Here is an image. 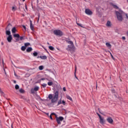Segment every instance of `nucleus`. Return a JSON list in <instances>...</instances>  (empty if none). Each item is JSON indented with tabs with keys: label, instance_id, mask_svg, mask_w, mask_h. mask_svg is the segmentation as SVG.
<instances>
[{
	"label": "nucleus",
	"instance_id": "nucleus-10",
	"mask_svg": "<svg viewBox=\"0 0 128 128\" xmlns=\"http://www.w3.org/2000/svg\"><path fill=\"white\" fill-rule=\"evenodd\" d=\"M100 122L101 124H104V118L100 117Z\"/></svg>",
	"mask_w": 128,
	"mask_h": 128
},
{
	"label": "nucleus",
	"instance_id": "nucleus-52",
	"mask_svg": "<svg viewBox=\"0 0 128 128\" xmlns=\"http://www.w3.org/2000/svg\"><path fill=\"white\" fill-rule=\"evenodd\" d=\"M22 2H26V0H22Z\"/></svg>",
	"mask_w": 128,
	"mask_h": 128
},
{
	"label": "nucleus",
	"instance_id": "nucleus-21",
	"mask_svg": "<svg viewBox=\"0 0 128 128\" xmlns=\"http://www.w3.org/2000/svg\"><path fill=\"white\" fill-rule=\"evenodd\" d=\"M66 42H68V44H70V45L74 44V42H72V41L66 40Z\"/></svg>",
	"mask_w": 128,
	"mask_h": 128
},
{
	"label": "nucleus",
	"instance_id": "nucleus-1",
	"mask_svg": "<svg viewBox=\"0 0 128 128\" xmlns=\"http://www.w3.org/2000/svg\"><path fill=\"white\" fill-rule=\"evenodd\" d=\"M49 100H51L52 104L56 102L58 100V91H56L54 94V96L52 98V94H49L48 96Z\"/></svg>",
	"mask_w": 128,
	"mask_h": 128
},
{
	"label": "nucleus",
	"instance_id": "nucleus-29",
	"mask_svg": "<svg viewBox=\"0 0 128 128\" xmlns=\"http://www.w3.org/2000/svg\"><path fill=\"white\" fill-rule=\"evenodd\" d=\"M62 104V99H60V100L58 102V106H60V104Z\"/></svg>",
	"mask_w": 128,
	"mask_h": 128
},
{
	"label": "nucleus",
	"instance_id": "nucleus-6",
	"mask_svg": "<svg viewBox=\"0 0 128 128\" xmlns=\"http://www.w3.org/2000/svg\"><path fill=\"white\" fill-rule=\"evenodd\" d=\"M68 48H70V50L72 52H74V45H68Z\"/></svg>",
	"mask_w": 128,
	"mask_h": 128
},
{
	"label": "nucleus",
	"instance_id": "nucleus-13",
	"mask_svg": "<svg viewBox=\"0 0 128 128\" xmlns=\"http://www.w3.org/2000/svg\"><path fill=\"white\" fill-rule=\"evenodd\" d=\"M26 50L27 52H32V47H28Z\"/></svg>",
	"mask_w": 128,
	"mask_h": 128
},
{
	"label": "nucleus",
	"instance_id": "nucleus-23",
	"mask_svg": "<svg viewBox=\"0 0 128 128\" xmlns=\"http://www.w3.org/2000/svg\"><path fill=\"white\" fill-rule=\"evenodd\" d=\"M46 86H48V84H42V86L44 88H46Z\"/></svg>",
	"mask_w": 128,
	"mask_h": 128
},
{
	"label": "nucleus",
	"instance_id": "nucleus-19",
	"mask_svg": "<svg viewBox=\"0 0 128 128\" xmlns=\"http://www.w3.org/2000/svg\"><path fill=\"white\" fill-rule=\"evenodd\" d=\"M38 90H40V87H38V86H35V87L34 88V90L35 92H38Z\"/></svg>",
	"mask_w": 128,
	"mask_h": 128
},
{
	"label": "nucleus",
	"instance_id": "nucleus-53",
	"mask_svg": "<svg viewBox=\"0 0 128 128\" xmlns=\"http://www.w3.org/2000/svg\"><path fill=\"white\" fill-rule=\"evenodd\" d=\"M14 76H16V73L14 74Z\"/></svg>",
	"mask_w": 128,
	"mask_h": 128
},
{
	"label": "nucleus",
	"instance_id": "nucleus-15",
	"mask_svg": "<svg viewBox=\"0 0 128 128\" xmlns=\"http://www.w3.org/2000/svg\"><path fill=\"white\" fill-rule=\"evenodd\" d=\"M39 58L42 60H46V58H48L46 56H40Z\"/></svg>",
	"mask_w": 128,
	"mask_h": 128
},
{
	"label": "nucleus",
	"instance_id": "nucleus-50",
	"mask_svg": "<svg viewBox=\"0 0 128 128\" xmlns=\"http://www.w3.org/2000/svg\"><path fill=\"white\" fill-rule=\"evenodd\" d=\"M14 84H16V82L14 80Z\"/></svg>",
	"mask_w": 128,
	"mask_h": 128
},
{
	"label": "nucleus",
	"instance_id": "nucleus-12",
	"mask_svg": "<svg viewBox=\"0 0 128 128\" xmlns=\"http://www.w3.org/2000/svg\"><path fill=\"white\" fill-rule=\"evenodd\" d=\"M106 46L108 48H112V44H110V42H106Z\"/></svg>",
	"mask_w": 128,
	"mask_h": 128
},
{
	"label": "nucleus",
	"instance_id": "nucleus-39",
	"mask_svg": "<svg viewBox=\"0 0 128 128\" xmlns=\"http://www.w3.org/2000/svg\"><path fill=\"white\" fill-rule=\"evenodd\" d=\"M63 90H64V92H66V87H64V88H63Z\"/></svg>",
	"mask_w": 128,
	"mask_h": 128
},
{
	"label": "nucleus",
	"instance_id": "nucleus-8",
	"mask_svg": "<svg viewBox=\"0 0 128 128\" xmlns=\"http://www.w3.org/2000/svg\"><path fill=\"white\" fill-rule=\"evenodd\" d=\"M7 40L8 42H12V35H10L7 38Z\"/></svg>",
	"mask_w": 128,
	"mask_h": 128
},
{
	"label": "nucleus",
	"instance_id": "nucleus-55",
	"mask_svg": "<svg viewBox=\"0 0 128 128\" xmlns=\"http://www.w3.org/2000/svg\"><path fill=\"white\" fill-rule=\"evenodd\" d=\"M76 78H77V80H78V78L77 77H76Z\"/></svg>",
	"mask_w": 128,
	"mask_h": 128
},
{
	"label": "nucleus",
	"instance_id": "nucleus-26",
	"mask_svg": "<svg viewBox=\"0 0 128 128\" xmlns=\"http://www.w3.org/2000/svg\"><path fill=\"white\" fill-rule=\"evenodd\" d=\"M48 86H50L52 84H54V83H52V82H48Z\"/></svg>",
	"mask_w": 128,
	"mask_h": 128
},
{
	"label": "nucleus",
	"instance_id": "nucleus-27",
	"mask_svg": "<svg viewBox=\"0 0 128 128\" xmlns=\"http://www.w3.org/2000/svg\"><path fill=\"white\" fill-rule=\"evenodd\" d=\"M30 44L28 42L25 43L24 44V46L26 48V46H28Z\"/></svg>",
	"mask_w": 128,
	"mask_h": 128
},
{
	"label": "nucleus",
	"instance_id": "nucleus-32",
	"mask_svg": "<svg viewBox=\"0 0 128 128\" xmlns=\"http://www.w3.org/2000/svg\"><path fill=\"white\" fill-rule=\"evenodd\" d=\"M110 52V54L111 56V58H112V60H114V56H112V52Z\"/></svg>",
	"mask_w": 128,
	"mask_h": 128
},
{
	"label": "nucleus",
	"instance_id": "nucleus-20",
	"mask_svg": "<svg viewBox=\"0 0 128 128\" xmlns=\"http://www.w3.org/2000/svg\"><path fill=\"white\" fill-rule=\"evenodd\" d=\"M26 47L25 46H22L21 48V50L23 51L24 52L26 50Z\"/></svg>",
	"mask_w": 128,
	"mask_h": 128
},
{
	"label": "nucleus",
	"instance_id": "nucleus-14",
	"mask_svg": "<svg viewBox=\"0 0 128 128\" xmlns=\"http://www.w3.org/2000/svg\"><path fill=\"white\" fill-rule=\"evenodd\" d=\"M12 34H16V27H14L12 28Z\"/></svg>",
	"mask_w": 128,
	"mask_h": 128
},
{
	"label": "nucleus",
	"instance_id": "nucleus-16",
	"mask_svg": "<svg viewBox=\"0 0 128 128\" xmlns=\"http://www.w3.org/2000/svg\"><path fill=\"white\" fill-rule=\"evenodd\" d=\"M19 92H20V94H24V92H25L24 90L22 88H20L19 90Z\"/></svg>",
	"mask_w": 128,
	"mask_h": 128
},
{
	"label": "nucleus",
	"instance_id": "nucleus-34",
	"mask_svg": "<svg viewBox=\"0 0 128 128\" xmlns=\"http://www.w3.org/2000/svg\"><path fill=\"white\" fill-rule=\"evenodd\" d=\"M62 104L66 106V102H64V100H62Z\"/></svg>",
	"mask_w": 128,
	"mask_h": 128
},
{
	"label": "nucleus",
	"instance_id": "nucleus-22",
	"mask_svg": "<svg viewBox=\"0 0 128 128\" xmlns=\"http://www.w3.org/2000/svg\"><path fill=\"white\" fill-rule=\"evenodd\" d=\"M48 48L50 50H54V48L52 46H49Z\"/></svg>",
	"mask_w": 128,
	"mask_h": 128
},
{
	"label": "nucleus",
	"instance_id": "nucleus-17",
	"mask_svg": "<svg viewBox=\"0 0 128 128\" xmlns=\"http://www.w3.org/2000/svg\"><path fill=\"white\" fill-rule=\"evenodd\" d=\"M66 98L68 100H70L71 102H72V98L71 96H66Z\"/></svg>",
	"mask_w": 128,
	"mask_h": 128
},
{
	"label": "nucleus",
	"instance_id": "nucleus-56",
	"mask_svg": "<svg viewBox=\"0 0 128 128\" xmlns=\"http://www.w3.org/2000/svg\"><path fill=\"white\" fill-rule=\"evenodd\" d=\"M96 88H98V86H96Z\"/></svg>",
	"mask_w": 128,
	"mask_h": 128
},
{
	"label": "nucleus",
	"instance_id": "nucleus-48",
	"mask_svg": "<svg viewBox=\"0 0 128 128\" xmlns=\"http://www.w3.org/2000/svg\"><path fill=\"white\" fill-rule=\"evenodd\" d=\"M23 28H26V26H24Z\"/></svg>",
	"mask_w": 128,
	"mask_h": 128
},
{
	"label": "nucleus",
	"instance_id": "nucleus-47",
	"mask_svg": "<svg viewBox=\"0 0 128 128\" xmlns=\"http://www.w3.org/2000/svg\"><path fill=\"white\" fill-rule=\"evenodd\" d=\"M126 18H128V14H126Z\"/></svg>",
	"mask_w": 128,
	"mask_h": 128
},
{
	"label": "nucleus",
	"instance_id": "nucleus-2",
	"mask_svg": "<svg viewBox=\"0 0 128 128\" xmlns=\"http://www.w3.org/2000/svg\"><path fill=\"white\" fill-rule=\"evenodd\" d=\"M116 16L119 22H122L124 18H122V14H124V12L120 9L119 11L116 12Z\"/></svg>",
	"mask_w": 128,
	"mask_h": 128
},
{
	"label": "nucleus",
	"instance_id": "nucleus-40",
	"mask_svg": "<svg viewBox=\"0 0 128 128\" xmlns=\"http://www.w3.org/2000/svg\"><path fill=\"white\" fill-rule=\"evenodd\" d=\"M98 116L99 117V118H102V116H100V114H97Z\"/></svg>",
	"mask_w": 128,
	"mask_h": 128
},
{
	"label": "nucleus",
	"instance_id": "nucleus-18",
	"mask_svg": "<svg viewBox=\"0 0 128 128\" xmlns=\"http://www.w3.org/2000/svg\"><path fill=\"white\" fill-rule=\"evenodd\" d=\"M6 34L7 36H12V34H10V30H6Z\"/></svg>",
	"mask_w": 128,
	"mask_h": 128
},
{
	"label": "nucleus",
	"instance_id": "nucleus-5",
	"mask_svg": "<svg viewBox=\"0 0 128 128\" xmlns=\"http://www.w3.org/2000/svg\"><path fill=\"white\" fill-rule=\"evenodd\" d=\"M85 12L86 14H88V16H92V12L90 9H86Z\"/></svg>",
	"mask_w": 128,
	"mask_h": 128
},
{
	"label": "nucleus",
	"instance_id": "nucleus-30",
	"mask_svg": "<svg viewBox=\"0 0 128 128\" xmlns=\"http://www.w3.org/2000/svg\"><path fill=\"white\" fill-rule=\"evenodd\" d=\"M33 56H38V52H34L33 53Z\"/></svg>",
	"mask_w": 128,
	"mask_h": 128
},
{
	"label": "nucleus",
	"instance_id": "nucleus-45",
	"mask_svg": "<svg viewBox=\"0 0 128 128\" xmlns=\"http://www.w3.org/2000/svg\"><path fill=\"white\" fill-rule=\"evenodd\" d=\"M56 116V114L55 113H52L51 114V116Z\"/></svg>",
	"mask_w": 128,
	"mask_h": 128
},
{
	"label": "nucleus",
	"instance_id": "nucleus-33",
	"mask_svg": "<svg viewBox=\"0 0 128 128\" xmlns=\"http://www.w3.org/2000/svg\"><path fill=\"white\" fill-rule=\"evenodd\" d=\"M0 94H2V96H4V92L2 91V89L0 88Z\"/></svg>",
	"mask_w": 128,
	"mask_h": 128
},
{
	"label": "nucleus",
	"instance_id": "nucleus-41",
	"mask_svg": "<svg viewBox=\"0 0 128 128\" xmlns=\"http://www.w3.org/2000/svg\"><path fill=\"white\" fill-rule=\"evenodd\" d=\"M46 80V78H42L40 80V82H41V80Z\"/></svg>",
	"mask_w": 128,
	"mask_h": 128
},
{
	"label": "nucleus",
	"instance_id": "nucleus-35",
	"mask_svg": "<svg viewBox=\"0 0 128 128\" xmlns=\"http://www.w3.org/2000/svg\"><path fill=\"white\" fill-rule=\"evenodd\" d=\"M114 8H116L117 10H118V7L116 6V5H114Z\"/></svg>",
	"mask_w": 128,
	"mask_h": 128
},
{
	"label": "nucleus",
	"instance_id": "nucleus-28",
	"mask_svg": "<svg viewBox=\"0 0 128 128\" xmlns=\"http://www.w3.org/2000/svg\"><path fill=\"white\" fill-rule=\"evenodd\" d=\"M15 88H16V90H18V88H20V86H18V84H16L15 86Z\"/></svg>",
	"mask_w": 128,
	"mask_h": 128
},
{
	"label": "nucleus",
	"instance_id": "nucleus-31",
	"mask_svg": "<svg viewBox=\"0 0 128 128\" xmlns=\"http://www.w3.org/2000/svg\"><path fill=\"white\" fill-rule=\"evenodd\" d=\"M34 89L32 88V89H31V92L32 94H34Z\"/></svg>",
	"mask_w": 128,
	"mask_h": 128
},
{
	"label": "nucleus",
	"instance_id": "nucleus-38",
	"mask_svg": "<svg viewBox=\"0 0 128 128\" xmlns=\"http://www.w3.org/2000/svg\"><path fill=\"white\" fill-rule=\"evenodd\" d=\"M76 66H75L74 74L76 76Z\"/></svg>",
	"mask_w": 128,
	"mask_h": 128
},
{
	"label": "nucleus",
	"instance_id": "nucleus-44",
	"mask_svg": "<svg viewBox=\"0 0 128 128\" xmlns=\"http://www.w3.org/2000/svg\"><path fill=\"white\" fill-rule=\"evenodd\" d=\"M38 20H40V14L38 16Z\"/></svg>",
	"mask_w": 128,
	"mask_h": 128
},
{
	"label": "nucleus",
	"instance_id": "nucleus-7",
	"mask_svg": "<svg viewBox=\"0 0 128 128\" xmlns=\"http://www.w3.org/2000/svg\"><path fill=\"white\" fill-rule=\"evenodd\" d=\"M107 122H108L109 124H112V122H114V120H112V117H108L107 119H106Z\"/></svg>",
	"mask_w": 128,
	"mask_h": 128
},
{
	"label": "nucleus",
	"instance_id": "nucleus-49",
	"mask_svg": "<svg viewBox=\"0 0 128 128\" xmlns=\"http://www.w3.org/2000/svg\"><path fill=\"white\" fill-rule=\"evenodd\" d=\"M46 114L47 116H48L49 114H48V113H46Z\"/></svg>",
	"mask_w": 128,
	"mask_h": 128
},
{
	"label": "nucleus",
	"instance_id": "nucleus-11",
	"mask_svg": "<svg viewBox=\"0 0 128 128\" xmlns=\"http://www.w3.org/2000/svg\"><path fill=\"white\" fill-rule=\"evenodd\" d=\"M106 26L108 28L112 26V22L110 20H108L106 22Z\"/></svg>",
	"mask_w": 128,
	"mask_h": 128
},
{
	"label": "nucleus",
	"instance_id": "nucleus-46",
	"mask_svg": "<svg viewBox=\"0 0 128 128\" xmlns=\"http://www.w3.org/2000/svg\"><path fill=\"white\" fill-rule=\"evenodd\" d=\"M122 40H126V38L124 36H122Z\"/></svg>",
	"mask_w": 128,
	"mask_h": 128
},
{
	"label": "nucleus",
	"instance_id": "nucleus-24",
	"mask_svg": "<svg viewBox=\"0 0 128 128\" xmlns=\"http://www.w3.org/2000/svg\"><path fill=\"white\" fill-rule=\"evenodd\" d=\"M14 38H20V34H15L14 35Z\"/></svg>",
	"mask_w": 128,
	"mask_h": 128
},
{
	"label": "nucleus",
	"instance_id": "nucleus-3",
	"mask_svg": "<svg viewBox=\"0 0 128 128\" xmlns=\"http://www.w3.org/2000/svg\"><path fill=\"white\" fill-rule=\"evenodd\" d=\"M54 34L55 36H62L64 35V33L60 30H54Z\"/></svg>",
	"mask_w": 128,
	"mask_h": 128
},
{
	"label": "nucleus",
	"instance_id": "nucleus-4",
	"mask_svg": "<svg viewBox=\"0 0 128 128\" xmlns=\"http://www.w3.org/2000/svg\"><path fill=\"white\" fill-rule=\"evenodd\" d=\"M56 120L58 124H62L60 122H62V120H64V117L60 116L59 118H56Z\"/></svg>",
	"mask_w": 128,
	"mask_h": 128
},
{
	"label": "nucleus",
	"instance_id": "nucleus-51",
	"mask_svg": "<svg viewBox=\"0 0 128 128\" xmlns=\"http://www.w3.org/2000/svg\"><path fill=\"white\" fill-rule=\"evenodd\" d=\"M16 40L18 41V38L16 39Z\"/></svg>",
	"mask_w": 128,
	"mask_h": 128
},
{
	"label": "nucleus",
	"instance_id": "nucleus-54",
	"mask_svg": "<svg viewBox=\"0 0 128 128\" xmlns=\"http://www.w3.org/2000/svg\"><path fill=\"white\" fill-rule=\"evenodd\" d=\"M38 58H40V56H38Z\"/></svg>",
	"mask_w": 128,
	"mask_h": 128
},
{
	"label": "nucleus",
	"instance_id": "nucleus-9",
	"mask_svg": "<svg viewBox=\"0 0 128 128\" xmlns=\"http://www.w3.org/2000/svg\"><path fill=\"white\" fill-rule=\"evenodd\" d=\"M30 28L32 31L34 30V26H33L32 22L31 20H30Z\"/></svg>",
	"mask_w": 128,
	"mask_h": 128
},
{
	"label": "nucleus",
	"instance_id": "nucleus-43",
	"mask_svg": "<svg viewBox=\"0 0 128 128\" xmlns=\"http://www.w3.org/2000/svg\"><path fill=\"white\" fill-rule=\"evenodd\" d=\"M77 24H78V26H82V24H78V23H77Z\"/></svg>",
	"mask_w": 128,
	"mask_h": 128
},
{
	"label": "nucleus",
	"instance_id": "nucleus-36",
	"mask_svg": "<svg viewBox=\"0 0 128 128\" xmlns=\"http://www.w3.org/2000/svg\"><path fill=\"white\" fill-rule=\"evenodd\" d=\"M12 12H16V8L13 6L12 8Z\"/></svg>",
	"mask_w": 128,
	"mask_h": 128
},
{
	"label": "nucleus",
	"instance_id": "nucleus-37",
	"mask_svg": "<svg viewBox=\"0 0 128 128\" xmlns=\"http://www.w3.org/2000/svg\"><path fill=\"white\" fill-rule=\"evenodd\" d=\"M20 40H24V37L23 36H20Z\"/></svg>",
	"mask_w": 128,
	"mask_h": 128
},
{
	"label": "nucleus",
	"instance_id": "nucleus-25",
	"mask_svg": "<svg viewBox=\"0 0 128 128\" xmlns=\"http://www.w3.org/2000/svg\"><path fill=\"white\" fill-rule=\"evenodd\" d=\"M39 70H44V66H39Z\"/></svg>",
	"mask_w": 128,
	"mask_h": 128
},
{
	"label": "nucleus",
	"instance_id": "nucleus-42",
	"mask_svg": "<svg viewBox=\"0 0 128 128\" xmlns=\"http://www.w3.org/2000/svg\"><path fill=\"white\" fill-rule=\"evenodd\" d=\"M52 115L50 114V120H52Z\"/></svg>",
	"mask_w": 128,
	"mask_h": 128
}]
</instances>
